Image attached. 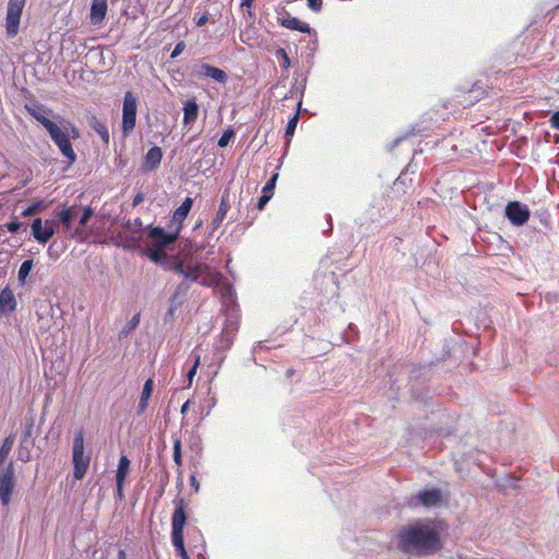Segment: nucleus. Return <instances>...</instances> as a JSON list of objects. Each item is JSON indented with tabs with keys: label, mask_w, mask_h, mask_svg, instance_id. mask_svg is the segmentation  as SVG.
Listing matches in <instances>:
<instances>
[{
	"label": "nucleus",
	"mask_w": 559,
	"mask_h": 559,
	"mask_svg": "<svg viewBox=\"0 0 559 559\" xmlns=\"http://www.w3.org/2000/svg\"><path fill=\"white\" fill-rule=\"evenodd\" d=\"M91 462L90 454H84V435L80 430L75 432L72 445L73 477L76 480L84 478Z\"/></svg>",
	"instance_id": "3"
},
{
	"label": "nucleus",
	"mask_w": 559,
	"mask_h": 559,
	"mask_svg": "<svg viewBox=\"0 0 559 559\" xmlns=\"http://www.w3.org/2000/svg\"><path fill=\"white\" fill-rule=\"evenodd\" d=\"M119 557H120V558H124V551H123V550H120V552H119Z\"/></svg>",
	"instance_id": "64"
},
{
	"label": "nucleus",
	"mask_w": 559,
	"mask_h": 559,
	"mask_svg": "<svg viewBox=\"0 0 559 559\" xmlns=\"http://www.w3.org/2000/svg\"><path fill=\"white\" fill-rule=\"evenodd\" d=\"M180 235V231L178 228H169L168 231H166L164 228L159 226L150 227L147 236L153 242V246L158 249H165L166 247L173 245L176 242Z\"/></svg>",
	"instance_id": "9"
},
{
	"label": "nucleus",
	"mask_w": 559,
	"mask_h": 559,
	"mask_svg": "<svg viewBox=\"0 0 559 559\" xmlns=\"http://www.w3.org/2000/svg\"><path fill=\"white\" fill-rule=\"evenodd\" d=\"M253 1H254V0H241L240 5H241L242 8H248V9H250V8L252 7Z\"/></svg>",
	"instance_id": "61"
},
{
	"label": "nucleus",
	"mask_w": 559,
	"mask_h": 559,
	"mask_svg": "<svg viewBox=\"0 0 559 559\" xmlns=\"http://www.w3.org/2000/svg\"><path fill=\"white\" fill-rule=\"evenodd\" d=\"M296 75L299 76L298 73H296ZM306 87H307V76L306 75L302 76L300 81L298 80V78H296L295 83L293 84L289 92L284 96L283 99L292 98L295 95L298 96L299 99L297 103V107H298V110H301L302 98L305 96Z\"/></svg>",
	"instance_id": "19"
},
{
	"label": "nucleus",
	"mask_w": 559,
	"mask_h": 559,
	"mask_svg": "<svg viewBox=\"0 0 559 559\" xmlns=\"http://www.w3.org/2000/svg\"><path fill=\"white\" fill-rule=\"evenodd\" d=\"M190 484H191V486L195 489V491H198V490H199V486H200V485H199V483H198V480H197V478H195V476H194V475H191V476H190Z\"/></svg>",
	"instance_id": "59"
},
{
	"label": "nucleus",
	"mask_w": 559,
	"mask_h": 559,
	"mask_svg": "<svg viewBox=\"0 0 559 559\" xmlns=\"http://www.w3.org/2000/svg\"><path fill=\"white\" fill-rule=\"evenodd\" d=\"M5 227H7L8 231H10L11 234H16L23 227V223H21L17 219H13V221L7 223Z\"/></svg>",
	"instance_id": "45"
},
{
	"label": "nucleus",
	"mask_w": 559,
	"mask_h": 559,
	"mask_svg": "<svg viewBox=\"0 0 559 559\" xmlns=\"http://www.w3.org/2000/svg\"><path fill=\"white\" fill-rule=\"evenodd\" d=\"M173 457H174V462L176 463V465L180 466L181 463H182L181 441L178 438L174 440V454H173Z\"/></svg>",
	"instance_id": "41"
},
{
	"label": "nucleus",
	"mask_w": 559,
	"mask_h": 559,
	"mask_svg": "<svg viewBox=\"0 0 559 559\" xmlns=\"http://www.w3.org/2000/svg\"><path fill=\"white\" fill-rule=\"evenodd\" d=\"M238 330V323L235 321L227 320L223 332L221 333L218 340L215 342V352L216 355L219 356V360L223 361L225 359V353L230 349L236 332Z\"/></svg>",
	"instance_id": "11"
},
{
	"label": "nucleus",
	"mask_w": 559,
	"mask_h": 559,
	"mask_svg": "<svg viewBox=\"0 0 559 559\" xmlns=\"http://www.w3.org/2000/svg\"><path fill=\"white\" fill-rule=\"evenodd\" d=\"M300 111L301 110L297 109L296 114L288 120L286 129H285L286 138H292L294 135V133L296 131L297 123L299 121Z\"/></svg>",
	"instance_id": "36"
},
{
	"label": "nucleus",
	"mask_w": 559,
	"mask_h": 559,
	"mask_svg": "<svg viewBox=\"0 0 559 559\" xmlns=\"http://www.w3.org/2000/svg\"><path fill=\"white\" fill-rule=\"evenodd\" d=\"M168 270L183 276L185 280H191L202 286L212 287L221 284L223 275L218 272H214L209 265L203 262L195 264H186L181 260H173L167 263Z\"/></svg>",
	"instance_id": "2"
},
{
	"label": "nucleus",
	"mask_w": 559,
	"mask_h": 559,
	"mask_svg": "<svg viewBox=\"0 0 559 559\" xmlns=\"http://www.w3.org/2000/svg\"><path fill=\"white\" fill-rule=\"evenodd\" d=\"M142 254L147 257L152 262L160 265H165L170 261V257L163 252V249H158L156 247H154L153 249H143Z\"/></svg>",
	"instance_id": "24"
},
{
	"label": "nucleus",
	"mask_w": 559,
	"mask_h": 559,
	"mask_svg": "<svg viewBox=\"0 0 559 559\" xmlns=\"http://www.w3.org/2000/svg\"><path fill=\"white\" fill-rule=\"evenodd\" d=\"M191 283H193L191 280H185L176 287L175 294L176 296L186 298L188 292L190 290Z\"/></svg>",
	"instance_id": "39"
},
{
	"label": "nucleus",
	"mask_w": 559,
	"mask_h": 559,
	"mask_svg": "<svg viewBox=\"0 0 559 559\" xmlns=\"http://www.w3.org/2000/svg\"><path fill=\"white\" fill-rule=\"evenodd\" d=\"M46 207H47V203L44 200H37V201L33 202L29 206H27L21 213V216L22 217L34 216V215L38 214L39 212H41L43 210H45Z\"/></svg>",
	"instance_id": "31"
},
{
	"label": "nucleus",
	"mask_w": 559,
	"mask_h": 559,
	"mask_svg": "<svg viewBox=\"0 0 559 559\" xmlns=\"http://www.w3.org/2000/svg\"><path fill=\"white\" fill-rule=\"evenodd\" d=\"M44 226L46 229H55V233L57 231V228H58V223L53 219H46L44 222Z\"/></svg>",
	"instance_id": "54"
},
{
	"label": "nucleus",
	"mask_w": 559,
	"mask_h": 559,
	"mask_svg": "<svg viewBox=\"0 0 559 559\" xmlns=\"http://www.w3.org/2000/svg\"><path fill=\"white\" fill-rule=\"evenodd\" d=\"M183 300H185L183 297L176 296V294L174 293L171 295V297L169 298V304H170L169 307L178 309L183 304Z\"/></svg>",
	"instance_id": "48"
},
{
	"label": "nucleus",
	"mask_w": 559,
	"mask_h": 559,
	"mask_svg": "<svg viewBox=\"0 0 559 559\" xmlns=\"http://www.w3.org/2000/svg\"><path fill=\"white\" fill-rule=\"evenodd\" d=\"M275 57L278 59L281 67L284 70H288L292 66L290 58L288 57L284 48H278L275 51Z\"/></svg>",
	"instance_id": "37"
},
{
	"label": "nucleus",
	"mask_w": 559,
	"mask_h": 559,
	"mask_svg": "<svg viewBox=\"0 0 559 559\" xmlns=\"http://www.w3.org/2000/svg\"><path fill=\"white\" fill-rule=\"evenodd\" d=\"M199 114V105L197 104L195 99H189L186 102L183 106V119L182 122L185 126L192 124Z\"/></svg>",
	"instance_id": "23"
},
{
	"label": "nucleus",
	"mask_w": 559,
	"mask_h": 559,
	"mask_svg": "<svg viewBox=\"0 0 559 559\" xmlns=\"http://www.w3.org/2000/svg\"><path fill=\"white\" fill-rule=\"evenodd\" d=\"M234 295H235V292L233 289V287L230 285H227L224 289V294H223V297L226 299V300H230L233 301L234 300Z\"/></svg>",
	"instance_id": "51"
},
{
	"label": "nucleus",
	"mask_w": 559,
	"mask_h": 559,
	"mask_svg": "<svg viewBox=\"0 0 559 559\" xmlns=\"http://www.w3.org/2000/svg\"><path fill=\"white\" fill-rule=\"evenodd\" d=\"M189 404H190V402H189V401H186V402L182 404V406H181V413H182V414H185V413L188 411V408H189Z\"/></svg>",
	"instance_id": "62"
},
{
	"label": "nucleus",
	"mask_w": 559,
	"mask_h": 559,
	"mask_svg": "<svg viewBox=\"0 0 559 559\" xmlns=\"http://www.w3.org/2000/svg\"><path fill=\"white\" fill-rule=\"evenodd\" d=\"M272 199V197L262 193L258 200L257 207L261 211L267 204V202Z\"/></svg>",
	"instance_id": "50"
},
{
	"label": "nucleus",
	"mask_w": 559,
	"mask_h": 559,
	"mask_svg": "<svg viewBox=\"0 0 559 559\" xmlns=\"http://www.w3.org/2000/svg\"><path fill=\"white\" fill-rule=\"evenodd\" d=\"M16 307L14 295L10 288H4L0 293V313L13 311Z\"/></svg>",
	"instance_id": "25"
},
{
	"label": "nucleus",
	"mask_w": 559,
	"mask_h": 559,
	"mask_svg": "<svg viewBox=\"0 0 559 559\" xmlns=\"http://www.w3.org/2000/svg\"><path fill=\"white\" fill-rule=\"evenodd\" d=\"M405 138L404 136H399L396 138L390 145H389V150L392 151L394 147H396Z\"/></svg>",
	"instance_id": "57"
},
{
	"label": "nucleus",
	"mask_w": 559,
	"mask_h": 559,
	"mask_svg": "<svg viewBox=\"0 0 559 559\" xmlns=\"http://www.w3.org/2000/svg\"><path fill=\"white\" fill-rule=\"evenodd\" d=\"M17 457L22 462H28L31 460V448H24L20 444Z\"/></svg>",
	"instance_id": "44"
},
{
	"label": "nucleus",
	"mask_w": 559,
	"mask_h": 559,
	"mask_svg": "<svg viewBox=\"0 0 559 559\" xmlns=\"http://www.w3.org/2000/svg\"><path fill=\"white\" fill-rule=\"evenodd\" d=\"M31 230L34 239L43 245L48 242L50 238L55 235V229L45 228L44 222L40 217H37L33 221L31 225Z\"/></svg>",
	"instance_id": "17"
},
{
	"label": "nucleus",
	"mask_w": 559,
	"mask_h": 559,
	"mask_svg": "<svg viewBox=\"0 0 559 559\" xmlns=\"http://www.w3.org/2000/svg\"><path fill=\"white\" fill-rule=\"evenodd\" d=\"M47 132L53 143L60 150L61 154L69 160L70 164H73L76 160V154L66 131L57 123H53L47 130Z\"/></svg>",
	"instance_id": "6"
},
{
	"label": "nucleus",
	"mask_w": 559,
	"mask_h": 559,
	"mask_svg": "<svg viewBox=\"0 0 559 559\" xmlns=\"http://www.w3.org/2000/svg\"><path fill=\"white\" fill-rule=\"evenodd\" d=\"M176 508L171 516V543L175 550L185 548L183 528L187 522L183 499L175 501Z\"/></svg>",
	"instance_id": "4"
},
{
	"label": "nucleus",
	"mask_w": 559,
	"mask_h": 559,
	"mask_svg": "<svg viewBox=\"0 0 559 559\" xmlns=\"http://www.w3.org/2000/svg\"><path fill=\"white\" fill-rule=\"evenodd\" d=\"M34 419L31 418L25 423L23 435L21 437V445L24 448H33L34 445Z\"/></svg>",
	"instance_id": "28"
},
{
	"label": "nucleus",
	"mask_w": 559,
	"mask_h": 559,
	"mask_svg": "<svg viewBox=\"0 0 559 559\" xmlns=\"http://www.w3.org/2000/svg\"><path fill=\"white\" fill-rule=\"evenodd\" d=\"M107 13V0H92L91 4V23L93 25L100 24Z\"/></svg>",
	"instance_id": "20"
},
{
	"label": "nucleus",
	"mask_w": 559,
	"mask_h": 559,
	"mask_svg": "<svg viewBox=\"0 0 559 559\" xmlns=\"http://www.w3.org/2000/svg\"><path fill=\"white\" fill-rule=\"evenodd\" d=\"M123 484L124 483H116L117 485V495L119 497V499H122L123 498Z\"/></svg>",
	"instance_id": "58"
},
{
	"label": "nucleus",
	"mask_w": 559,
	"mask_h": 559,
	"mask_svg": "<svg viewBox=\"0 0 559 559\" xmlns=\"http://www.w3.org/2000/svg\"><path fill=\"white\" fill-rule=\"evenodd\" d=\"M14 487V467L13 463L10 462L5 468L0 469V501L2 506L10 504Z\"/></svg>",
	"instance_id": "10"
},
{
	"label": "nucleus",
	"mask_w": 559,
	"mask_h": 559,
	"mask_svg": "<svg viewBox=\"0 0 559 559\" xmlns=\"http://www.w3.org/2000/svg\"><path fill=\"white\" fill-rule=\"evenodd\" d=\"M15 436L10 435L4 440L3 443L0 447V465H2L8 457L9 453L11 452L13 444H14Z\"/></svg>",
	"instance_id": "32"
},
{
	"label": "nucleus",
	"mask_w": 559,
	"mask_h": 559,
	"mask_svg": "<svg viewBox=\"0 0 559 559\" xmlns=\"http://www.w3.org/2000/svg\"><path fill=\"white\" fill-rule=\"evenodd\" d=\"M142 236L138 234H131L121 228L118 231L115 240L117 247H121L123 250L132 251L141 248Z\"/></svg>",
	"instance_id": "13"
},
{
	"label": "nucleus",
	"mask_w": 559,
	"mask_h": 559,
	"mask_svg": "<svg viewBox=\"0 0 559 559\" xmlns=\"http://www.w3.org/2000/svg\"><path fill=\"white\" fill-rule=\"evenodd\" d=\"M400 551L412 556L435 555L442 548L440 534L428 521H418L400 530L396 536Z\"/></svg>",
	"instance_id": "1"
},
{
	"label": "nucleus",
	"mask_w": 559,
	"mask_h": 559,
	"mask_svg": "<svg viewBox=\"0 0 559 559\" xmlns=\"http://www.w3.org/2000/svg\"><path fill=\"white\" fill-rule=\"evenodd\" d=\"M235 138V131L231 127H228L218 139L217 145L219 147H226L229 142Z\"/></svg>",
	"instance_id": "38"
},
{
	"label": "nucleus",
	"mask_w": 559,
	"mask_h": 559,
	"mask_svg": "<svg viewBox=\"0 0 559 559\" xmlns=\"http://www.w3.org/2000/svg\"><path fill=\"white\" fill-rule=\"evenodd\" d=\"M153 388H154V381L152 378H150L145 381L143 389H142L141 397H140L138 408H136L138 415H141L147 408L148 401L153 393Z\"/></svg>",
	"instance_id": "22"
},
{
	"label": "nucleus",
	"mask_w": 559,
	"mask_h": 559,
	"mask_svg": "<svg viewBox=\"0 0 559 559\" xmlns=\"http://www.w3.org/2000/svg\"><path fill=\"white\" fill-rule=\"evenodd\" d=\"M141 313H135L118 333V338L123 340L129 336L140 324Z\"/></svg>",
	"instance_id": "29"
},
{
	"label": "nucleus",
	"mask_w": 559,
	"mask_h": 559,
	"mask_svg": "<svg viewBox=\"0 0 559 559\" xmlns=\"http://www.w3.org/2000/svg\"><path fill=\"white\" fill-rule=\"evenodd\" d=\"M192 74L197 79H211L221 84H226L228 81V75L224 70L204 62L195 63L192 68Z\"/></svg>",
	"instance_id": "12"
},
{
	"label": "nucleus",
	"mask_w": 559,
	"mask_h": 559,
	"mask_svg": "<svg viewBox=\"0 0 559 559\" xmlns=\"http://www.w3.org/2000/svg\"><path fill=\"white\" fill-rule=\"evenodd\" d=\"M277 22L281 26L292 29L298 31L300 33L312 34L316 33L309 24L301 22L299 19L292 16L288 12H285L284 15L277 17Z\"/></svg>",
	"instance_id": "14"
},
{
	"label": "nucleus",
	"mask_w": 559,
	"mask_h": 559,
	"mask_svg": "<svg viewBox=\"0 0 559 559\" xmlns=\"http://www.w3.org/2000/svg\"><path fill=\"white\" fill-rule=\"evenodd\" d=\"M207 21H209V16H207V14H203L202 16H200V17L197 20L195 24H197V26H199V27H200V26L205 25V24L207 23Z\"/></svg>",
	"instance_id": "55"
},
{
	"label": "nucleus",
	"mask_w": 559,
	"mask_h": 559,
	"mask_svg": "<svg viewBox=\"0 0 559 559\" xmlns=\"http://www.w3.org/2000/svg\"><path fill=\"white\" fill-rule=\"evenodd\" d=\"M122 229L131 233V234H138L142 236L143 231V224L140 218H135L134 221L128 219L122 224Z\"/></svg>",
	"instance_id": "33"
},
{
	"label": "nucleus",
	"mask_w": 559,
	"mask_h": 559,
	"mask_svg": "<svg viewBox=\"0 0 559 559\" xmlns=\"http://www.w3.org/2000/svg\"><path fill=\"white\" fill-rule=\"evenodd\" d=\"M142 201H143V194L142 193H138L133 198L132 204L135 206V205L140 204Z\"/></svg>",
	"instance_id": "60"
},
{
	"label": "nucleus",
	"mask_w": 559,
	"mask_h": 559,
	"mask_svg": "<svg viewBox=\"0 0 559 559\" xmlns=\"http://www.w3.org/2000/svg\"><path fill=\"white\" fill-rule=\"evenodd\" d=\"M199 364H200V356H199V355H197V356L194 357L193 365H192V367L190 368V370L188 371V374H187V378H188V380H189V383H191V382H192V379H193V377H194V376H195V373H197V369H198Z\"/></svg>",
	"instance_id": "46"
},
{
	"label": "nucleus",
	"mask_w": 559,
	"mask_h": 559,
	"mask_svg": "<svg viewBox=\"0 0 559 559\" xmlns=\"http://www.w3.org/2000/svg\"><path fill=\"white\" fill-rule=\"evenodd\" d=\"M185 48H186L185 41L183 40L178 41L170 55V58L175 59V58L179 57L182 53V51L185 50Z\"/></svg>",
	"instance_id": "47"
},
{
	"label": "nucleus",
	"mask_w": 559,
	"mask_h": 559,
	"mask_svg": "<svg viewBox=\"0 0 559 559\" xmlns=\"http://www.w3.org/2000/svg\"><path fill=\"white\" fill-rule=\"evenodd\" d=\"M163 158V151L158 146L151 147L144 156V167L146 170L156 169Z\"/></svg>",
	"instance_id": "21"
},
{
	"label": "nucleus",
	"mask_w": 559,
	"mask_h": 559,
	"mask_svg": "<svg viewBox=\"0 0 559 559\" xmlns=\"http://www.w3.org/2000/svg\"><path fill=\"white\" fill-rule=\"evenodd\" d=\"M323 0H307V5L313 12H320L322 9Z\"/></svg>",
	"instance_id": "49"
},
{
	"label": "nucleus",
	"mask_w": 559,
	"mask_h": 559,
	"mask_svg": "<svg viewBox=\"0 0 559 559\" xmlns=\"http://www.w3.org/2000/svg\"><path fill=\"white\" fill-rule=\"evenodd\" d=\"M138 102L132 92H127L122 103L121 131L124 138L129 136L135 128Z\"/></svg>",
	"instance_id": "5"
},
{
	"label": "nucleus",
	"mask_w": 559,
	"mask_h": 559,
	"mask_svg": "<svg viewBox=\"0 0 559 559\" xmlns=\"http://www.w3.org/2000/svg\"><path fill=\"white\" fill-rule=\"evenodd\" d=\"M416 498L421 506L430 508L441 502L442 493L438 488H429L419 491Z\"/></svg>",
	"instance_id": "18"
},
{
	"label": "nucleus",
	"mask_w": 559,
	"mask_h": 559,
	"mask_svg": "<svg viewBox=\"0 0 559 559\" xmlns=\"http://www.w3.org/2000/svg\"><path fill=\"white\" fill-rule=\"evenodd\" d=\"M504 216L513 226H523L531 217L528 206L520 201H510L504 207Z\"/></svg>",
	"instance_id": "8"
},
{
	"label": "nucleus",
	"mask_w": 559,
	"mask_h": 559,
	"mask_svg": "<svg viewBox=\"0 0 559 559\" xmlns=\"http://www.w3.org/2000/svg\"><path fill=\"white\" fill-rule=\"evenodd\" d=\"M25 108L28 114L46 129V131L55 123L43 114L41 108L37 106H26Z\"/></svg>",
	"instance_id": "27"
},
{
	"label": "nucleus",
	"mask_w": 559,
	"mask_h": 559,
	"mask_svg": "<svg viewBox=\"0 0 559 559\" xmlns=\"http://www.w3.org/2000/svg\"><path fill=\"white\" fill-rule=\"evenodd\" d=\"M230 209L229 204V193L226 191L221 199V203L218 210L211 222L209 236H212L213 233L222 225L223 221L226 218V215Z\"/></svg>",
	"instance_id": "16"
},
{
	"label": "nucleus",
	"mask_w": 559,
	"mask_h": 559,
	"mask_svg": "<svg viewBox=\"0 0 559 559\" xmlns=\"http://www.w3.org/2000/svg\"><path fill=\"white\" fill-rule=\"evenodd\" d=\"M176 554H177L181 559H190V557L188 556V552H187L186 548H181V549L176 550Z\"/></svg>",
	"instance_id": "56"
},
{
	"label": "nucleus",
	"mask_w": 559,
	"mask_h": 559,
	"mask_svg": "<svg viewBox=\"0 0 559 559\" xmlns=\"http://www.w3.org/2000/svg\"><path fill=\"white\" fill-rule=\"evenodd\" d=\"M93 214H94V212H93L92 207H90V206L84 207L83 213L79 219L80 226L84 227L87 224V222L91 219Z\"/></svg>",
	"instance_id": "43"
},
{
	"label": "nucleus",
	"mask_w": 559,
	"mask_h": 559,
	"mask_svg": "<svg viewBox=\"0 0 559 559\" xmlns=\"http://www.w3.org/2000/svg\"><path fill=\"white\" fill-rule=\"evenodd\" d=\"M278 178V174H274L265 183V186L262 189V193L267 194L270 197H273L274 189L276 186V181Z\"/></svg>",
	"instance_id": "40"
},
{
	"label": "nucleus",
	"mask_w": 559,
	"mask_h": 559,
	"mask_svg": "<svg viewBox=\"0 0 559 559\" xmlns=\"http://www.w3.org/2000/svg\"><path fill=\"white\" fill-rule=\"evenodd\" d=\"M549 122L552 128L559 130V110L555 111L549 119Z\"/></svg>",
	"instance_id": "52"
},
{
	"label": "nucleus",
	"mask_w": 559,
	"mask_h": 559,
	"mask_svg": "<svg viewBox=\"0 0 559 559\" xmlns=\"http://www.w3.org/2000/svg\"><path fill=\"white\" fill-rule=\"evenodd\" d=\"M177 309L175 308H171L169 307L168 310L166 311L165 316H164V322L167 323V322H171L174 320V317H175V312H176Z\"/></svg>",
	"instance_id": "53"
},
{
	"label": "nucleus",
	"mask_w": 559,
	"mask_h": 559,
	"mask_svg": "<svg viewBox=\"0 0 559 559\" xmlns=\"http://www.w3.org/2000/svg\"><path fill=\"white\" fill-rule=\"evenodd\" d=\"M32 269H33V260L32 259H27V260L23 261V263L20 266L19 274H17V278L22 284L25 283V280L29 275Z\"/></svg>",
	"instance_id": "35"
},
{
	"label": "nucleus",
	"mask_w": 559,
	"mask_h": 559,
	"mask_svg": "<svg viewBox=\"0 0 559 559\" xmlns=\"http://www.w3.org/2000/svg\"><path fill=\"white\" fill-rule=\"evenodd\" d=\"M193 205V199L187 197L183 202L177 207L173 214V218L169 224V228H178L181 231L183 221L187 218L189 212L191 211Z\"/></svg>",
	"instance_id": "15"
},
{
	"label": "nucleus",
	"mask_w": 559,
	"mask_h": 559,
	"mask_svg": "<svg viewBox=\"0 0 559 559\" xmlns=\"http://www.w3.org/2000/svg\"><path fill=\"white\" fill-rule=\"evenodd\" d=\"M61 128H62V129L66 131V133L69 135V139H70V138H72V139H74V140H75V139H79V138H80V131H79V129H78L75 126L71 124L70 122H66V121H63V123H62V127H61Z\"/></svg>",
	"instance_id": "42"
},
{
	"label": "nucleus",
	"mask_w": 559,
	"mask_h": 559,
	"mask_svg": "<svg viewBox=\"0 0 559 559\" xmlns=\"http://www.w3.org/2000/svg\"><path fill=\"white\" fill-rule=\"evenodd\" d=\"M90 127L100 136L102 141L109 144V131L102 120L96 117H92L90 120Z\"/></svg>",
	"instance_id": "26"
},
{
	"label": "nucleus",
	"mask_w": 559,
	"mask_h": 559,
	"mask_svg": "<svg viewBox=\"0 0 559 559\" xmlns=\"http://www.w3.org/2000/svg\"><path fill=\"white\" fill-rule=\"evenodd\" d=\"M26 0H9L5 15V32L9 37L19 33L20 22Z\"/></svg>",
	"instance_id": "7"
},
{
	"label": "nucleus",
	"mask_w": 559,
	"mask_h": 559,
	"mask_svg": "<svg viewBox=\"0 0 559 559\" xmlns=\"http://www.w3.org/2000/svg\"><path fill=\"white\" fill-rule=\"evenodd\" d=\"M203 248H204V246H203V245L195 246V248L193 249V252L197 254V253H199Z\"/></svg>",
	"instance_id": "63"
},
{
	"label": "nucleus",
	"mask_w": 559,
	"mask_h": 559,
	"mask_svg": "<svg viewBox=\"0 0 559 559\" xmlns=\"http://www.w3.org/2000/svg\"><path fill=\"white\" fill-rule=\"evenodd\" d=\"M130 468V461L126 455H121L118 462L116 483H124Z\"/></svg>",
	"instance_id": "30"
},
{
	"label": "nucleus",
	"mask_w": 559,
	"mask_h": 559,
	"mask_svg": "<svg viewBox=\"0 0 559 559\" xmlns=\"http://www.w3.org/2000/svg\"><path fill=\"white\" fill-rule=\"evenodd\" d=\"M74 216H75V212H74L73 207H67V209H63L61 212H59L58 221L62 225L69 227L72 224Z\"/></svg>",
	"instance_id": "34"
}]
</instances>
